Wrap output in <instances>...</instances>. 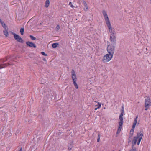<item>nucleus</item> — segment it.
<instances>
[{"instance_id": "nucleus-1", "label": "nucleus", "mask_w": 151, "mask_h": 151, "mask_svg": "<svg viewBox=\"0 0 151 151\" xmlns=\"http://www.w3.org/2000/svg\"><path fill=\"white\" fill-rule=\"evenodd\" d=\"M102 13L104 16L106 25L108 28L109 32L111 33L110 36V40L111 43L112 42L113 44L115 45L116 44V37L115 34L112 32V27L109 19L108 17L106 12L103 10Z\"/></svg>"}, {"instance_id": "nucleus-2", "label": "nucleus", "mask_w": 151, "mask_h": 151, "mask_svg": "<svg viewBox=\"0 0 151 151\" xmlns=\"http://www.w3.org/2000/svg\"><path fill=\"white\" fill-rule=\"evenodd\" d=\"M143 133L142 132H140L139 133H137L136 137H134L132 141V149L129 151H136V149L135 147H134V146L136 145L137 141L138 140L137 144L139 145L142 138L143 136Z\"/></svg>"}, {"instance_id": "nucleus-3", "label": "nucleus", "mask_w": 151, "mask_h": 151, "mask_svg": "<svg viewBox=\"0 0 151 151\" xmlns=\"http://www.w3.org/2000/svg\"><path fill=\"white\" fill-rule=\"evenodd\" d=\"M124 107L123 106L121 110V113L119 116V122L118 128L116 133L117 134H119L120 133L121 129L122 128V126L123 123V116L124 113Z\"/></svg>"}, {"instance_id": "nucleus-4", "label": "nucleus", "mask_w": 151, "mask_h": 151, "mask_svg": "<svg viewBox=\"0 0 151 151\" xmlns=\"http://www.w3.org/2000/svg\"><path fill=\"white\" fill-rule=\"evenodd\" d=\"M7 60V58L0 59V69L5 68L8 65H14L13 63L9 62L8 63H4Z\"/></svg>"}, {"instance_id": "nucleus-5", "label": "nucleus", "mask_w": 151, "mask_h": 151, "mask_svg": "<svg viewBox=\"0 0 151 151\" xmlns=\"http://www.w3.org/2000/svg\"><path fill=\"white\" fill-rule=\"evenodd\" d=\"M114 45L109 44L107 46V50L108 53L113 55L115 51Z\"/></svg>"}, {"instance_id": "nucleus-6", "label": "nucleus", "mask_w": 151, "mask_h": 151, "mask_svg": "<svg viewBox=\"0 0 151 151\" xmlns=\"http://www.w3.org/2000/svg\"><path fill=\"white\" fill-rule=\"evenodd\" d=\"M72 78L73 80V83L76 89H78V86L76 82L77 81V78L76 73L73 70H72Z\"/></svg>"}, {"instance_id": "nucleus-7", "label": "nucleus", "mask_w": 151, "mask_h": 151, "mask_svg": "<svg viewBox=\"0 0 151 151\" xmlns=\"http://www.w3.org/2000/svg\"><path fill=\"white\" fill-rule=\"evenodd\" d=\"M113 56L109 53L106 54L104 56L102 60L103 62L106 63L112 59Z\"/></svg>"}, {"instance_id": "nucleus-8", "label": "nucleus", "mask_w": 151, "mask_h": 151, "mask_svg": "<svg viewBox=\"0 0 151 151\" xmlns=\"http://www.w3.org/2000/svg\"><path fill=\"white\" fill-rule=\"evenodd\" d=\"M12 34L13 35L14 39L17 41L21 43H22L23 42V40L19 35L15 34L14 33H12Z\"/></svg>"}, {"instance_id": "nucleus-9", "label": "nucleus", "mask_w": 151, "mask_h": 151, "mask_svg": "<svg viewBox=\"0 0 151 151\" xmlns=\"http://www.w3.org/2000/svg\"><path fill=\"white\" fill-rule=\"evenodd\" d=\"M150 100L149 99H145V110H147L149 109V106L150 105Z\"/></svg>"}, {"instance_id": "nucleus-10", "label": "nucleus", "mask_w": 151, "mask_h": 151, "mask_svg": "<svg viewBox=\"0 0 151 151\" xmlns=\"http://www.w3.org/2000/svg\"><path fill=\"white\" fill-rule=\"evenodd\" d=\"M26 44L27 45L30 47L34 48L36 47V45L32 42H26Z\"/></svg>"}, {"instance_id": "nucleus-11", "label": "nucleus", "mask_w": 151, "mask_h": 151, "mask_svg": "<svg viewBox=\"0 0 151 151\" xmlns=\"http://www.w3.org/2000/svg\"><path fill=\"white\" fill-rule=\"evenodd\" d=\"M50 1L46 0L45 1L44 6L45 7L47 8L49 7L50 5Z\"/></svg>"}, {"instance_id": "nucleus-12", "label": "nucleus", "mask_w": 151, "mask_h": 151, "mask_svg": "<svg viewBox=\"0 0 151 151\" xmlns=\"http://www.w3.org/2000/svg\"><path fill=\"white\" fill-rule=\"evenodd\" d=\"M83 4L85 6V8L84 9V10L85 11H86L88 10V7L86 3V2L85 1H83Z\"/></svg>"}, {"instance_id": "nucleus-13", "label": "nucleus", "mask_w": 151, "mask_h": 151, "mask_svg": "<svg viewBox=\"0 0 151 151\" xmlns=\"http://www.w3.org/2000/svg\"><path fill=\"white\" fill-rule=\"evenodd\" d=\"M0 22L1 24L2 27L5 29H6L7 27L6 24L4 23V22L2 21L1 19H0Z\"/></svg>"}, {"instance_id": "nucleus-14", "label": "nucleus", "mask_w": 151, "mask_h": 151, "mask_svg": "<svg viewBox=\"0 0 151 151\" xmlns=\"http://www.w3.org/2000/svg\"><path fill=\"white\" fill-rule=\"evenodd\" d=\"M137 124V120H136V119H134L132 125V128L133 129H134L135 127V126Z\"/></svg>"}, {"instance_id": "nucleus-15", "label": "nucleus", "mask_w": 151, "mask_h": 151, "mask_svg": "<svg viewBox=\"0 0 151 151\" xmlns=\"http://www.w3.org/2000/svg\"><path fill=\"white\" fill-rule=\"evenodd\" d=\"M3 33L4 35L6 36L7 37L8 36V33L7 29H5V30L3 31Z\"/></svg>"}, {"instance_id": "nucleus-16", "label": "nucleus", "mask_w": 151, "mask_h": 151, "mask_svg": "<svg viewBox=\"0 0 151 151\" xmlns=\"http://www.w3.org/2000/svg\"><path fill=\"white\" fill-rule=\"evenodd\" d=\"M134 129H133V128H132L130 130V134H131V136L130 137H132V136L133 134V133H134ZM130 138V137H129V138Z\"/></svg>"}, {"instance_id": "nucleus-17", "label": "nucleus", "mask_w": 151, "mask_h": 151, "mask_svg": "<svg viewBox=\"0 0 151 151\" xmlns=\"http://www.w3.org/2000/svg\"><path fill=\"white\" fill-rule=\"evenodd\" d=\"M101 106V104L99 102H98V107L95 109V110H96L98 109H99Z\"/></svg>"}, {"instance_id": "nucleus-18", "label": "nucleus", "mask_w": 151, "mask_h": 151, "mask_svg": "<svg viewBox=\"0 0 151 151\" xmlns=\"http://www.w3.org/2000/svg\"><path fill=\"white\" fill-rule=\"evenodd\" d=\"M58 45V44L57 43H53L52 44V46L53 48H56L57 46Z\"/></svg>"}, {"instance_id": "nucleus-19", "label": "nucleus", "mask_w": 151, "mask_h": 151, "mask_svg": "<svg viewBox=\"0 0 151 151\" xmlns=\"http://www.w3.org/2000/svg\"><path fill=\"white\" fill-rule=\"evenodd\" d=\"M24 32V29L23 28H22L20 29V32L22 35H23Z\"/></svg>"}, {"instance_id": "nucleus-20", "label": "nucleus", "mask_w": 151, "mask_h": 151, "mask_svg": "<svg viewBox=\"0 0 151 151\" xmlns=\"http://www.w3.org/2000/svg\"><path fill=\"white\" fill-rule=\"evenodd\" d=\"M100 134H98V138H97V142H99L100 141Z\"/></svg>"}, {"instance_id": "nucleus-21", "label": "nucleus", "mask_w": 151, "mask_h": 151, "mask_svg": "<svg viewBox=\"0 0 151 151\" xmlns=\"http://www.w3.org/2000/svg\"><path fill=\"white\" fill-rule=\"evenodd\" d=\"M30 37L31 39L32 40H35L36 39V38L34 37H33L32 35H30Z\"/></svg>"}, {"instance_id": "nucleus-22", "label": "nucleus", "mask_w": 151, "mask_h": 151, "mask_svg": "<svg viewBox=\"0 0 151 151\" xmlns=\"http://www.w3.org/2000/svg\"><path fill=\"white\" fill-rule=\"evenodd\" d=\"M41 54L43 55H44L45 56H47V55L46 54H45L44 52H41Z\"/></svg>"}, {"instance_id": "nucleus-23", "label": "nucleus", "mask_w": 151, "mask_h": 151, "mask_svg": "<svg viewBox=\"0 0 151 151\" xmlns=\"http://www.w3.org/2000/svg\"><path fill=\"white\" fill-rule=\"evenodd\" d=\"M60 29V26L59 25H57L56 27V29L58 30Z\"/></svg>"}, {"instance_id": "nucleus-24", "label": "nucleus", "mask_w": 151, "mask_h": 151, "mask_svg": "<svg viewBox=\"0 0 151 151\" xmlns=\"http://www.w3.org/2000/svg\"><path fill=\"white\" fill-rule=\"evenodd\" d=\"M138 117V115H137L135 118L134 119H136V120H137V119Z\"/></svg>"}, {"instance_id": "nucleus-25", "label": "nucleus", "mask_w": 151, "mask_h": 151, "mask_svg": "<svg viewBox=\"0 0 151 151\" xmlns=\"http://www.w3.org/2000/svg\"><path fill=\"white\" fill-rule=\"evenodd\" d=\"M71 148H72L71 147H69L68 148V150H70L71 149Z\"/></svg>"}, {"instance_id": "nucleus-26", "label": "nucleus", "mask_w": 151, "mask_h": 151, "mask_svg": "<svg viewBox=\"0 0 151 151\" xmlns=\"http://www.w3.org/2000/svg\"><path fill=\"white\" fill-rule=\"evenodd\" d=\"M70 6L72 8H73L74 7V6L72 4H71Z\"/></svg>"}, {"instance_id": "nucleus-27", "label": "nucleus", "mask_w": 151, "mask_h": 151, "mask_svg": "<svg viewBox=\"0 0 151 151\" xmlns=\"http://www.w3.org/2000/svg\"><path fill=\"white\" fill-rule=\"evenodd\" d=\"M71 4H72V3L71 2H70L69 3V5H70V6L71 5Z\"/></svg>"}, {"instance_id": "nucleus-28", "label": "nucleus", "mask_w": 151, "mask_h": 151, "mask_svg": "<svg viewBox=\"0 0 151 151\" xmlns=\"http://www.w3.org/2000/svg\"><path fill=\"white\" fill-rule=\"evenodd\" d=\"M43 60L45 61L46 60V59L45 58L43 59Z\"/></svg>"}, {"instance_id": "nucleus-29", "label": "nucleus", "mask_w": 151, "mask_h": 151, "mask_svg": "<svg viewBox=\"0 0 151 151\" xmlns=\"http://www.w3.org/2000/svg\"><path fill=\"white\" fill-rule=\"evenodd\" d=\"M95 106H96V107L97 106L98 107V105H95Z\"/></svg>"}, {"instance_id": "nucleus-30", "label": "nucleus", "mask_w": 151, "mask_h": 151, "mask_svg": "<svg viewBox=\"0 0 151 151\" xmlns=\"http://www.w3.org/2000/svg\"><path fill=\"white\" fill-rule=\"evenodd\" d=\"M129 142H131V141H129Z\"/></svg>"}]
</instances>
